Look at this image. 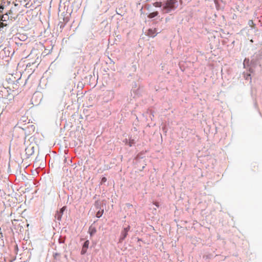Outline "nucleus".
<instances>
[{
	"instance_id": "1",
	"label": "nucleus",
	"mask_w": 262,
	"mask_h": 262,
	"mask_svg": "<svg viewBox=\"0 0 262 262\" xmlns=\"http://www.w3.org/2000/svg\"><path fill=\"white\" fill-rule=\"evenodd\" d=\"M156 7L161 8L163 14H171L179 6L178 0H163L162 2L154 3Z\"/></svg>"
},
{
	"instance_id": "2",
	"label": "nucleus",
	"mask_w": 262,
	"mask_h": 262,
	"mask_svg": "<svg viewBox=\"0 0 262 262\" xmlns=\"http://www.w3.org/2000/svg\"><path fill=\"white\" fill-rule=\"evenodd\" d=\"M261 58L259 54H255L251 57L250 61L249 58H246L243 62V66L245 69H247L248 71L252 73L254 72V69L260 64V59Z\"/></svg>"
},
{
	"instance_id": "3",
	"label": "nucleus",
	"mask_w": 262,
	"mask_h": 262,
	"mask_svg": "<svg viewBox=\"0 0 262 262\" xmlns=\"http://www.w3.org/2000/svg\"><path fill=\"white\" fill-rule=\"evenodd\" d=\"M14 90H12L11 89L9 88H5L3 87L1 91V92L2 93V96L4 98H6L8 97L10 94L11 92H14Z\"/></svg>"
},
{
	"instance_id": "4",
	"label": "nucleus",
	"mask_w": 262,
	"mask_h": 262,
	"mask_svg": "<svg viewBox=\"0 0 262 262\" xmlns=\"http://www.w3.org/2000/svg\"><path fill=\"white\" fill-rule=\"evenodd\" d=\"M114 92L113 91H108L105 93L104 99L105 101H109L114 98Z\"/></svg>"
},
{
	"instance_id": "5",
	"label": "nucleus",
	"mask_w": 262,
	"mask_h": 262,
	"mask_svg": "<svg viewBox=\"0 0 262 262\" xmlns=\"http://www.w3.org/2000/svg\"><path fill=\"white\" fill-rule=\"evenodd\" d=\"M26 154L27 155V158H29L31 156H32L34 152V147L32 146H28L25 149Z\"/></svg>"
},
{
	"instance_id": "6",
	"label": "nucleus",
	"mask_w": 262,
	"mask_h": 262,
	"mask_svg": "<svg viewBox=\"0 0 262 262\" xmlns=\"http://www.w3.org/2000/svg\"><path fill=\"white\" fill-rule=\"evenodd\" d=\"M89 240H86L83 244L82 245V249H81V255H84L86 253V251H87V249H88L89 248Z\"/></svg>"
},
{
	"instance_id": "7",
	"label": "nucleus",
	"mask_w": 262,
	"mask_h": 262,
	"mask_svg": "<svg viewBox=\"0 0 262 262\" xmlns=\"http://www.w3.org/2000/svg\"><path fill=\"white\" fill-rule=\"evenodd\" d=\"M147 33L149 37H154L157 35L158 32L156 29H149Z\"/></svg>"
},
{
	"instance_id": "8",
	"label": "nucleus",
	"mask_w": 262,
	"mask_h": 262,
	"mask_svg": "<svg viewBox=\"0 0 262 262\" xmlns=\"http://www.w3.org/2000/svg\"><path fill=\"white\" fill-rule=\"evenodd\" d=\"M96 232V228L94 226H93L92 225H91L89 229V233L90 234V236H92Z\"/></svg>"
},
{
	"instance_id": "9",
	"label": "nucleus",
	"mask_w": 262,
	"mask_h": 262,
	"mask_svg": "<svg viewBox=\"0 0 262 262\" xmlns=\"http://www.w3.org/2000/svg\"><path fill=\"white\" fill-rule=\"evenodd\" d=\"M128 233L124 231V230H122L121 233L120 237L119 238V242L121 243L122 242L125 238L126 237Z\"/></svg>"
},
{
	"instance_id": "10",
	"label": "nucleus",
	"mask_w": 262,
	"mask_h": 262,
	"mask_svg": "<svg viewBox=\"0 0 262 262\" xmlns=\"http://www.w3.org/2000/svg\"><path fill=\"white\" fill-rule=\"evenodd\" d=\"M158 14H159L158 11H154L152 12L149 13L148 14L147 16L149 18H154L155 17L157 16H158Z\"/></svg>"
},
{
	"instance_id": "11",
	"label": "nucleus",
	"mask_w": 262,
	"mask_h": 262,
	"mask_svg": "<svg viewBox=\"0 0 262 262\" xmlns=\"http://www.w3.org/2000/svg\"><path fill=\"white\" fill-rule=\"evenodd\" d=\"M104 212L103 209H99L98 211L96 213V216L98 218H100L102 216L103 213Z\"/></svg>"
},
{
	"instance_id": "12",
	"label": "nucleus",
	"mask_w": 262,
	"mask_h": 262,
	"mask_svg": "<svg viewBox=\"0 0 262 262\" xmlns=\"http://www.w3.org/2000/svg\"><path fill=\"white\" fill-rule=\"evenodd\" d=\"M62 216V215L60 213H59V212L56 211L55 214V218L58 220V221H60L61 219V217Z\"/></svg>"
},
{
	"instance_id": "13",
	"label": "nucleus",
	"mask_w": 262,
	"mask_h": 262,
	"mask_svg": "<svg viewBox=\"0 0 262 262\" xmlns=\"http://www.w3.org/2000/svg\"><path fill=\"white\" fill-rule=\"evenodd\" d=\"M94 205L97 209H101V203L99 201H96L95 202Z\"/></svg>"
},
{
	"instance_id": "14",
	"label": "nucleus",
	"mask_w": 262,
	"mask_h": 262,
	"mask_svg": "<svg viewBox=\"0 0 262 262\" xmlns=\"http://www.w3.org/2000/svg\"><path fill=\"white\" fill-rule=\"evenodd\" d=\"M243 75L245 79L248 80L249 78H250V80L251 79V75L250 73H246L244 72Z\"/></svg>"
},
{
	"instance_id": "15",
	"label": "nucleus",
	"mask_w": 262,
	"mask_h": 262,
	"mask_svg": "<svg viewBox=\"0 0 262 262\" xmlns=\"http://www.w3.org/2000/svg\"><path fill=\"white\" fill-rule=\"evenodd\" d=\"M65 237L60 236L58 239V242L59 244H63L65 242Z\"/></svg>"
},
{
	"instance_id": "16",
	"label": "nucleus",
	"mask_w": 262,
	"mask_h": 262,
	"mask_svg": "<svg viewBox=\"0 0 262 262\" xmlns=\"http://www.w3.org/2000/svg\"><path fill=\"white\" fill-rule=\"evenodd\" d=\"M7 18H8V16L7 15H6L5 16L4 15L1 16H0V21H6Z\"/></svg>"
},
{
	"instance_id": "17",
	"label": "nucleus",
	"mask_w": 262,
	"mask_h": 262,
	"mask_svg": "<svg viewBox=\"0 0 262 262\" xmlns=\"http://www.w3.org/2000/svg\"><path fill=\"white\" fill-rule=\"evenodd\" d=\"M71 15V13H70L68 16H64L63 18V20L64 23H67L69 21V16Z\"/></svg>"
},
{
	"instance_id": "18",
	"label": "nucleus",
	"mask_w": 262,
	"mask_h": 262,
	"mask_svg": "<svg viewBox=\"0 0 262 262\" xmlns=\"http://www.w3.org/2000/svg\"><path fill=\"white\" fill-rule=\"evenodd\" d=\"M66 209V206H63L61 208H60L59 210H57V211L59 212V213L63 215V213L64 211H65Z\"/></svg>"
},
{
	"instance_id": "19",
	"label": "nucleus",
	"mask_w": 262,
	"mask_h": 262,
	"mask_svg": "<svg viewBox=\"0 0 262 262\" xmlns=\"http://www.w3.org/2000/svg\"><path fill=\"white\" fill-rule=\"evenodd\" d=\"M66 24V23H65L64 22L60 21L58 25H60V29H63L64 27Z\"/></svg>"
},
{
	"instance_id": "20",
	"label": "nucleus",
	"mask_w": 262,
	"mask_h": 262,
	"mask_svg": "<svg viewBox=\"0 0 262 262\" xmlns=\"http://www.w3.org/2000/svg\"><path fill=\"white\" fill-rule=\"evenodd\" d=\"M135 143V140L134 139H131L129 141L128 145L129 146H132Z\"/></svg>"
},
{
	"instance_id": "21",
	"label": "nucleus",
	"mask_w": 262,
	"mask_h": 262,
	"mask_svg": "<svg viewBox=\"0 0 262 262\" xmlns=\"http://www.w3.org/2000/svg\"><path fill=\"white\" fill-rule=\"evenodd\" d=\"M27 128L30 129L31 130L34 131L35 129V126L34 125H29L27 126Z\"/></svg>"
},
{
	"instance_id": "22",
	"label": "nucleus",
	"mask_w": 262,
	"mask_h": 262,
	"mask_svg": "<svg viewBox=\"0 0 262 262\" xmlns=\"http://www.w3.org/2000/svg\"><path fill=\"white\" fill-rule=\"evenodd\" d=\"M107 181V179L103 177L101 178V184H102L103 183L106 182Z\"/></svg>"
},
{
	"instance_id": "23",
	"label": "nucleus",
	"mask_w": 262,
	"mask_h": 262,
	"mask_svg": "<svg viewBox=\"0 0 262 262\" xmlns=\"http://www.w3.org/2000/svg\"><path fill=\"white\" fill-rule=\"evenodd\" d=\"M130 226H128L127 227H125V228H124L123 230L124 231H125L126 232H127L128 233V232L130 230Z\"/></svg>"
},
{
	"instance_id": "24",
	"label": "nucleus",
	"mask_w": 262,
	"mask_h": 262,
	"mask_svg": "<svg viewBox=\"0 0 262 262\" xmlns=\"http://www.w3.org/2000/svg\"><path fill=\"white\" fill-rule=\"evenodd\" d=\"M248 25H249L250 26H251V27H252V26H254V23H253V20H249L248 21Z\"/></svg>"
},
{
	"instance_id": "25",
	"label": "nucleus",
	"mask_w": 262,
	"mask_h": 262,
	"mask_svg": "<svg viewBox=\"0 0 262 262\" xmlns=\"http://www.w3.org/2000/svg\"><path fill=\"white\" fill-rule=\"evenodd\" d=\"M60 254L58 253H55L53 254V257L54 259H57V257L58 256H59Z\"/></svg>"
},
{
	"instance_id": "26",
	"label": "nucleus",
	"mask_w": 262,
	"mask_h": 262,
	"mask_svg": "<svg viewBox=\"0 0 262 262\" xmlns=\"http://www.w3.org/2000/svg\"><path fill=\"white\" fill-rule=\"evenodd\" d=\"M20 121H22L23 122L26 121V118L25 117H23L20 120Z\"/></svg>"
},
{
	"instance_id": "27",
	"label": "nucleus",
	"mask_w": 262,
	"mask_h": 262,
	"mask_svg": "<svg viewBox=\"0 0 262 262\" xmlns=\"http://www.w3.org/2000/svg\"><path fill=\"white\" fill-rule=\"evenodd\" d=\"M25 37H26V36H25V35H23V36H22V39H21L25 40Z\"/></svg>"
},
{
	"instance_id": "28",
	"label": "nucleus",
	"mask_w": 262,
	"mask_h": 262,
	"mask_svg": "<svg viewBox=\"0 0 262 262\" xmlns=\"http://www.w3.org/2000/svg\"><path fill=\"white\" fill-rule=\"evenodd\" d=\"M169 19V18L168 17L166 18V19H165L166 21H167Z\"/></svg>"
},
{
	"instance_id": "29",
	"label": "nucleus",
	"mask_w": 262,
	"mask_h": 262,
	"mask_svg": "<svg viewBox=\"0 0 262 262\" xmlns=\"http://www.w3.org/2000/svg\"><path fill=\"white\" fill-rule=\"evenodd\" d=\"M15 87L14 86L13 88V89H16V86H17V85L16 84H15Z\"/></svg>"
},
{
	"instance_id": "30",
	"label": "nucleus",
	"mask_w": 262,
	"mask_h": 262,
	"mask_svg": "<svg viewBox=\"0 0 262 262\" xmlns=\"http://www.w3.org/2000/svg\"><path fill=\"white\" fill-rule=\"evenodd\" d=\"M67 162V158H65L64 159V162Z\"/></svg>"
},
{
	"instance_id": "31",
	"label": "nucleus",
	"mask_w": 262,
	"mask_h": 262,
	"mask_svg": "<svg viewBox=\"0 0 262 262\" xmlns=\"http://www.w3.org/2000/svg\"><path fill=\"white\" fill-rule=\"evenodd\" d=\"M155 205H156L157 207H158V206H158V205L157 203H156V204H155Z\"/></svg>"
},
{
	"instance_id": "32",
	"label": "nucleus",
	"mask_w": 262,
	"mask_h": 262,
	"mask_svg": "<svg viewBox=\"0 0 262 262\" xmlns=\"http://www.w3.org/2000/svg\"><path fill=\"white\" fill-rule=\"evenodd\" d=\"M69 161L71 163H72V160H69Z\"/></svg>"
},
{
	"instance_id": "33",
	"label": "nucleus",
	"mask_w": 262,
	"mask_h": 262,
	"mask_svg": "<svg viewBox=\"0 0 262 262\" xmlns=\"http://www.w3.org/2000/svg\"><path fill=\"white\" fill-rule=\"evenodd\" d=\"M141 240V239H140V238H138V241H140Z\"/></svg>"
},
{
	"instance_id": "34",
	"label": "nucleus",
	"mask_w": 262,
	"mask_h": 262,
	"mask_svg": "<svg viewBox=\"0 0 262 262\" xmlns=\"http://www.w3.org/2000/svg\"><path fill=\"white\" fill-rule=\"evenodd\" d=\"M250 41H251V42H253V40H252V39H251V40H250Z\"/></svg>"
},
{
	"instance_id": "35",
	"label": "nucleus",
	"mask_w": 262,
	"mask_h": 262,
	"mask_svg": "<svg viewBox=\"0 0 262 262\" xmlns=\"http://www.w3.org/2000/svg\"><path fill=\"white\" fill-rule=\"evenodd\" d=\"M2 0H0V4H1Z\"/></svg>"
}]
</instances>
